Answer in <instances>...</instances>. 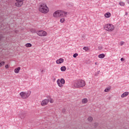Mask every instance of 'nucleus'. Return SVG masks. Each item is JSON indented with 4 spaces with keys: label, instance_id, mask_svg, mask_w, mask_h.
I'll use <instances>...</instances> for the list:
<instances>
[{
    "label": "nucleus",
    "instance_id": "nucleus-1",
    "mask_svg": "<svg viewBox=\"0 0 129 129\" xmlns=\"http://www.w3.org/2000/svg\"><path fill=\"white\" fill-rule=\"evenodd\" d=\"M74 88H79V87H83L85 86V81L82 80L75 81L73 82Z\"/></svg>",
    "mask_w": 129,
    "mask_h": 129
},
{
    "label": "nucleus",
    "instance_id": "nucleus-2",
    "mask_svg": "<svg viewBox=\"0 0 129 129\" xmlns=\"http://www.w3.org/2000/svg\"><path fill=\"white\" fill-rule=\"evenodd\" d=\"M39 11L43 14H47L49 12V8L46 4H41L39 8Z\"/></svg>",
    "mask_w": 129,
    "mask_h": 129
},
{
    "label": "nucleus",
    "instance_id": "nucleus-3",
    "mask_svg": "<svg viewBox=\"0 0 129 129\" xmlns=\"http://www.w3.org/2000/svg\"><path fill=\"white\" fill-rule=\"evenodd\" d=\"M63 14L67 15V12L63 11H57L53 13V17L54 18H58L59 17H63Z\"/></svg>",
    "mask_w": 129,
    "mask_h": 129
},
{
    "label": "nucleus",
    "instance_id": "nucleus-4",
    "mask_svg": "<svg viewBox=\"0 0 129 129\" xmlns=\"http://www.w3.org/2000/svg\"><path fill=\"white\" fill-rule=\"evenodd\" d=\"M49 101L50 103H53L54 102V99H52L51 98H49V99H45L42 101L41 103V105L42 106H45V105H47L48 103H49Z\"/></svg>",
    "mask_w": 129,
    "mask_h": 129
},
{
    "label": "nucleus",
    "instance_id": "nucleus-5",
    "mask_svg": "<svg viewBox=\"0 0 129 129\" xmlns=\"http://www.w3.org/2000/svg\"><path fill=\"white\" fill-rule=\"evenodd\" d=\"M104 29L106 31H108L109 32H111V31H113L114 30V26L113 25L108 24H106L104 26Z\"/></svg>",
    "mask_w": 129,
    "mask_h": 129
},
{
    "label": "nucleus",
    "instance_id": "nucleus-6",
    "mask_svg": "<svg viewBox=\"0 0 129 129\" xmlns=\"http://www.w3.org/2000/svg\"><path fill=\"white\" fill-rule=\"evenodd\" d=\"M31 92L30 91H28L27 92H22L20 93V95L21 97H24L26 96V97H29L31 95Z\"/></svg>",
    "mask_w": 129,
    "mask_h": 129
},
{
    "label": "nucleus",
    "instance_id": "nucleus-7",
    "mask_svg": "<svg viewBox=\"0 0 129 129\" xmlns=\"http://www.w3.org/2000/svg\"><path fill=\"white\" fill-rule=\"evenodd\" d=\"M56 82L59 87H63V85L62 84H65V80L63 78H61L60 80L58 79Z\"/></svg>",
    "mask_w": 129,
    "mask_h": 129
},
{
    "label": "nucleus",
    "instance_id": "nucleus-8",
    "mask_svg": "<svg viewBox=\"0 0 129 129\" xmlns=\"http://www.w3.org/2000/svg\"><path fill=\"white\" fill-rule=\"evenodd\" d=\"M36 34L40 37H45V36L47 35V32L43 30H39V31H37Z\"/></svg>",
    "mask_w": 129,
    "mask_h": 129
},
{
    "label": "nucleus",
    "instance_id": "nucleus-9",
    "mask_svg": "<svg viewBox=\"0 0 129 129\" xmlns=\"http://www.w3.org/2000/svg\"><path fill=\"white\" fill-rule=\"evenodd\" d=\"M16 3H15V6L16 7H18L19 8L21 7V6H23V4H24L23 2L25 0H16Z\"/></svg>",
    "mask_w": 129,
    "mask_h": 129
},
{
    "label": "nucleus",
    "instance_id": "nucleus-10",
    "mask_svg": "<svg viewBox=\"0 0 129 129\" xmlns=\"http://www.w3.org/2000/svg\"><path fill=\"white\" fill-rule=\"evenodd\" d=\"M64 62V59L60 58L57 60H56V64H61Z\"/></svg>",
    "mask_w": 129,
    "mask_h": 129
},
{
    "label": "nucleus",
    "instance_id": "nucleus-11",
    "mask_svg": "<svg viewBox=\"0 0 129 129\" xmlns=\"http://www.w3.org/2000/svg\"><path fill=\"white\" fill-rule=\"evenodd\" d=\"M73 6H74L73 3H67L66 4V6L67 7V8H69V9H71L72 8H73Z\"/></svg>",
    "mask_w": 129,
    "mask_h": 129
},
{
    "label": "nucleus",
    "instance_id": "nucleus-12",
    "mask_svg": "<svg viewBox=\"0 0 129 129\" xmlns=\"http://www.w3.org/2000/svg\"><path fill=\"white\" fill-rule=\"evenodd\" d=\"M87 102H88V99H87V98H86L83 99L82 100V103H83V104H86Z\"/></svg>",
    "mask_w": 129,
    "mask_h": 129
},
{
    "label": "nucleus",
    "instance_id": "nucleus-13",
    "mask_svg": "<svg viewBox=\"0 0 129 129\" xmlns=\"http://www.w3.org/2000/svg\"><path fill=\"white\" fill-rule=\"evenodd\" d=\"M128 92H125L121 95V97H126L128 95Z\"/></svg>",
    "mask_w": 129,
    "mask_h": 129
},
{
    "label": "nucleus",
    "instance_id": "nucleus-14",
    "mask_svg": "<svg viewBox=\"0 0 129 129\" xmlns=\"http://www.w3.org/2000/svg\"><path fill=\"white\" fill-rule=\"evenodd\" d=\"M21 70V67H19L14 70L15 73H19Z\"/></svg>",
    "mask_w": 129,
    "mask_h": 129
},
{
    "label": "nucleus",
    "instance_id": "nucleus-15",
    "mask_svg": "<svg viewBox=\"0 0 129 129\" xmlns=\"http://www.w3.org/2000/svg\"><path fill=\"white\" fill-rule=\"evenodd\" d=\"M98 57L100 59H103V58H104V57H105V54H104V53L100 54L98 55Z\"/></svg>",
    "mask_w": 129,
    "mask_h": 129
},
{
    "label": "nucleus",
    "instance_id": "nucleus-16",
    "mask_svg": "<svg viewBox=\"0 0 129 129\" xmlns=\"http://www.w3.org/2000/svg\"><path fill=\"white\" fill-rule=\"evenodd\" d=\"M110 16H111V14H110L109 12L105 14V18H110Z\"/></svg>",
    "mask_w": 129,
    "mask_h": 129
},
{
    "label": "nucleus",
    "instance_id": "nucleus-17",
    "mask_svg": "<svg viewBox=\"0 0 129 129\" xmlns=\"http://www.w3.org/2000/svg\"><path fill=\"white\" fill-rule=\"evenodd\" d=\"M19 117L21 118V119H24V118H25V114L23 113L20 114Z\"/></svg>",
    "mask_w": 129,
    "mask_h": 129
},
{
    "label": "nucleus",
    "instance_id": "nucleus-18",
    "mask_svg": "<svg viewBox=\"0 0 129 129\" xmlns=\"http://www.w3.org/2000/svg\"><path fill=\"white\" fill-rule=\"evenodd\" d=\"M61 71L64 72L66 71V67L63 66L60 68Z\"/></svg>",
    "mask_w": 129,
    "mask_h": 129
},
{
    "label": "nucleus",
    "instance_id": "nucleus-19",
    "mask_svg": "<svg viewBox=\"0 0 129 129\" xmlns=\"http://www.w3.org/2000/svg\"><path fill=\"white\" fill-rule=\"evenodd\" d=\"M110 88H111L110 87H108L106 88L104 90L105 92H108V91H109V90H110Z\"/></svg>",
    "mask_w": 129,
    "mask_h": 129
},
{
    "label": "nucleus",
    "instance_id": "nucleus-20",
    "mask_svg": "<svg viewBox=\"0 0 129 129\" xmlns=\"http://www.w3.org/2000/svg\"><path fill=\"white\" fill-rule=\"evenodd\" d=\"M88 121H89L90 122H91V121H92L93 120V118H92V117H89L88 118Z\"/></svg>",
    "mask_w": 129,
    "mask_h": 129
},
{
    "label": "nucleus",
    "instance_id": "nucleus-21",
    "mask_svg": "<svg viewBox=\"0 0 129 129\" xmlns=\"http://www.w3.org/2000/svg\"><path fill=\"white\" fill-rule=\"evenodd\" d=\"M26 47H27V48H29L30 47H32V44L30 43H28L25 45Z\"/></svg>",
    "mask_w": 129,
    "mask_h": 129
},
{
    "label": "nucleus",
    "instance_id": "nucleus-22",
    "mask_svg": "<svg viewBox=\"0 0 129 129\" xmlns=\"http://www.w3.org/2000/svg\"><path fill=\"white\" fill-rule=\"evenodd\" d=\"M5 63L6 62L5 61H2L1 62H0V67H2V66H4V65H5Z\"/></svg>",
    "mask_w": 129,
    "mask_h": 129
},
{
    "label": "nucleus",
    "instance_id": "nucleus-23",
    "mask_svg": "<svg viewBox=\"0 0 129 129\" xmlns=\"http://www.w3.org/2000/svg\"><path fill=\"white\" fill-rule=\"evenodd\" d=\"M83 49L85 50V51H87L88 50V47L84 46Z\"/></svg>",
    "mask_w": 129,
    "mask_h": 129
},
{
    "label": "nucleus",
    "instance_id": "nucleus-24",
    "mask_svg": "<svg viewBox=\"0 0 129 129\" xmlns=\"http://www.w3.org/2000/svg\"><path fill=\"white\" fill-rule=\"evenodd\" d=\"M119 5H120V6H121V7H123V6H124V3L121 2L119 3Z\"/></svg>",
    "mask_w": 129,
    "mask_h": 129
},
{
    "label": "nucleus",
    "instance_id": "nucleus-25",
    "mask_svg": "<svg viewBox=\"0 0 129 129\" xmlns=\"http://www.w3.org/2000/svg\"><path fill=\"white\" fill-rule=\"evenodd\" d=\"M64 21H65V19H64V18H61V19L60 20V23H64Z\"/></svg>",
    "mask_w": 129,
    "mask_h": 129
},
{
    "label": "nucleus",
    "instance_id": "nucleus-26",
    "mask_svg": "<svg viewBox=\"0 0 129 129\" xmlns=\"http://www.w3.org/2000/svg\"><path fill=\"white\" fill-rule=\"evenodd\" d=\"M77 56H78V53H76L74 54V55H73L74 58H76V57H77Z\"/></svg>",
    "mask_w": 129,
    "mask_h": 129
},
{
    "label": "nucleus",
    "instance_id": "nucleus-27",
    "mask_svg": "<svg viewBox=\"0 0 129 129\" xmlns=\"http://www.w3.org/2000/svg\"><path fill=\"white\" fill-rule=\"evenodd\" d=\"M99 72H100V71H98L95 74V76H98V74H99Z\"/></svg>",
    "mask_w": 129,
    "mask_h": 129
},
{
    "label": "nucleus",
    "instance_id": "nucleus-28",
    "mask_svg": "<svg viewBox=\"0 0 129 129\" xmlns=\"http://www.w3.org/2000/svg\"><path fill=\"white\" fill-rule=\"evenodd\" d=\"M120 46H122V45H123V44H124V42L121 41V42H120Z\"/></svg>",
    "mask_w": 129,
    "mask_h": 129
},
{
    "label": "nucleus",
    "instance_id": "nucleus-29",
    "mask_svg": "<svg viewBox=\"0 0 129 129\" xmlns=\"http://www.w3.org/2000/svg\"><path fill=\"white\" fill-rule=\"evenodd\" d=\"M98 49L99 50H102V46H98Z\"/></svg>",
    "mask_w": 129,
    "mask_h": 129
},
{
    "label": "nucleus",
    "instance_id": "nucleus-30",
    "mask_svg": "<svg viewBox=\"0 0 129 129\" xmlns=\"http://www.w3.org/2000/svg\"><path fill=\"white\" fill-rule=\"evenodd\" d=\"M38 32V31H36V30H32V33H36Z\"/></svg>",
    "mask_w": 129,
    "mask_h": 129
},
{
    "label": "nucleus",
    "instance_id": "nucleus-31",
    "mask_svg": "<svg viewBox=\"0 0 129 129\" xmlns=\"http://www.w3.org/2000/svg\"><path fill=\"white\" fill-rule=\"evenodd\" d=\"M121 61L122 62H123V61H124V58H123V57H121V59H120Z\"/></svg>",
    "mask_w": 129,
    "mask_h": 129
},
{
    "label": "nucleus",
    "instance_id": "nucleus-32",
    "mask_svg": "<svg viewBox=\"0 0 129 129\" xmlns=\"http://www.w3.org/2000/svg\"><path fill=\"white\" fill-rule=\"evenodd\" d=\"M5 68H6L7 69H8L9 68V64H6L5 66Z\"/></svg>",
    "mask_w": 129,
    "mask_h": 129
},
{
    "label": "nucleus",
    "instance_id": "nucleus-33",
    "mask_svg": "<svg viewBox=\"0 0 129 129\" xmlns=\"http://www.w3.org/2000/svg\"><path fill=\"white\" fill-rule=\"evenodd\" d=\"M43 72H44V70H41V73H43Z\"/></svg>",
    "mask_w": 129,
    "mask_h": 129
},
{
    "label": "nucleus",
    "instance_id": "nucleus-34",
    "mask_svg": "<svg viewBox=\"0 0 129 129\" xmlns=\"http://www.w3.org/2000/svg\"><path fill=\"white\" fill-rule=\"evenodd\" d=\"M95 65H96V64H97V62H96L95 63Z\"/></svg>",
    "mask_w": 129,
    "mask_h": 129
},
{
    "label": "nucleus",
    "instance_id": "nucleus-35",
    "mask_svg": "<svg viewBox=\"0 0 129 129\" xmlns=\"http://www.w3.org/2000/svg\"><path fill=\"white\" fill-rule=\"evenodd\" d=\"M53 80H56V79H55V78H54V79H53Z\"/></svg>",
    "mask_w": 129,
    "mask_h": 129
}]
</instances>
